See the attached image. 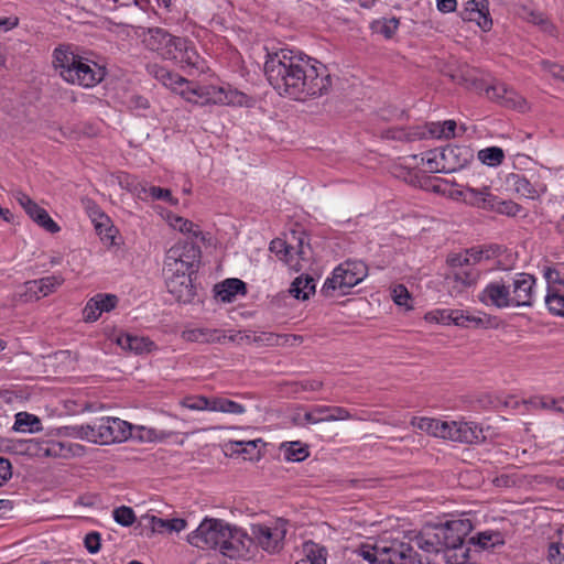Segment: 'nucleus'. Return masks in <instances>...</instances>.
I'll use <instances>...</instances> for the list:
<instances>
[{"instance_id": "nucleus-1", "label": "nucleus", "mask_w": 564, "mask_h": 564, "mask_svg": "<svg viewBox=\"0 0 564 564\" xmlns=\"http://www.w3.org/2000/svg\"><path fill=\"white\" fill-rule=\"evenodd\" d=\"M264 74L279 95L304 101L327 94L332 78L325 65L289 48L268 54Z\"/></svg>"}, {"instance_id": "nucleus-2", "label": "nucleus", "mask_w": 564, "mask_h": 564, "mask_svg": "<svg viewBox=\"0 0 564 564\" xmlns=\"http://www.w3.org/2000/svg\"><path fill=\"white\" fill-rule=\"evenodd\" d=\"M245 534L237 528L231 529L228 523L219 519H205L198 528L188 534L187 541L199 549H219L229 557L240 556V540Z\"/></svg>"}, {"instance_id": "nucleus-3", "label": "nucleus", "mask_w": 564, "mask_h": 564, "mask_svg": "<svg viewBox=\"0 0 564 564\" xmlns=\"http://www.w3.org/2000/svg\"><path fill=\"white\" fill-rule=\"evenodd\" d=\"M54 65L59 69L61 76L70 84L83 87H94L106 76V69L90 62L68 48L54 50Z\"/></svg>"}, {"instance_id": "nucleus-4", "label": "nucleus", "mask_w": 564, "mask_h": 564, "mask_svg": "<svg viewBox=\"0 0 564 564\" xmlns=\"http://www.w3.org/2000/svg\"><path fill=\"white\" fill-rule=\"evenodd\" d=\"M134 426L118 417H100L93 424L80 425L82 438L96 444L108 445L121 443L133 436Z\"/></svg>"}, {"instance_id": "nucleus-5", "label": "nucleus", "mask_w": 564, "mask_h": 564, "mask_svg": "<svg viewBox=\"0 0 564 564\" xmlns=\"http://www.w3.org/2000/svg\"><path fill=\"white\" fill-rule=\"evenodd\" d=\"M474 159L467 145H447L427 153L426 163L431 172L453 173L464 169Z\"/></svg>"}, {"instance_id": "nucleus-6", "label": "nucleus", "mask_w": 564, "mask_h": 564, "mask_svg": "<svg viewBox=\"0 0 564 564\" xmlns=\"http://www.w3.org/2000/svg\"><path fill=\"white\" fill-rule=\"evenodd\" d=\"M368 273V268L362 261L346 260L336 267L332 276L327 278L321 290L324 296H332L333 292L340 290L346 294L347 290L361 282Z\"/></svg>"}, {"instance_id": "nucleus-7", "label": "nucleus", "mask_w": 564, "mask_h": 564, "mask_svg": "<svg viewBox=\"0 0 564 564\" xmlns=\"http://www.w3.org/2000/svg\"><path fill=\"white\" fill-rule=\"evenodd\" d=\"M200 258L202 250L198 245L188 240H180L167 250L164 270L196 273L199 268Z\"/></svg>"}, {"instance_id": "nucleus-8", "label": "nucleus", "mask_w": 564, "mask_h": 564, "mask_svg": "<svg viewBox=\"0 0 564 564\" xmlns=\"http://www.w3.org/2000/svg\"><path fill=\"white\" fill-rule=\"evenodd\" d=\"M285 535L286 521L279 519L273 527L262 523L251 524L248 540L263 551L274 554L283 549Z\"/></svg>"}, {"instance_id": "nucleus-9", "label": "nucleus", "mask_w": 564, "mask_h": 564, "mask_svg": "<svg viewBox=\"0 0 564 564\" xmlns=\"http://www.w3.org/2000/svg\"><path fill=\"white\" fill-rule=\"evenodd\" d=\"M164 59L174 61L182 67L203 69V59L192 41L186 37L172 36L167 50L163 53Z\"/></svg>"}, {"instance_id": "nucleus-10", "label": "nucleus", "mask_w": 564, "mask_h": 564, "mask_svg": "<svg viewBox=\"0 0 564 564\" xmlns=\"http://www.w3.org/2000/svg\"><path fill=\"white\" fill-rule=\"evenodd\" d=\"M163 271L167 292L180 303H191L196 295V289L192 280L194 273L172 272L164 269Z\"/></svg>"}, {"instance_id": "nucleus-11", "label": "nucleus", "mask_w": 564, "mask_h": 564, "mask_svg": "<svg viewBox=\"0 0 564 564\" xmlns=\"http://www.w3.org/2000/svg\"><path fill=\"white\" fill-rule=\"evenodd\" d=\"M469 524L464 520H452L435 528L436 538L443 550H456L464 543Z\"/></svg>"}, {"instance_id": "nucleus-12", "label": "nucleus", "mask_w": 564, "mask_h": 564, "mask_svg": "<svg viewBox=\"0 0 564 564\" xmlns=\"http://www.w3.org/2000/svg\"><path fill=\"white\" fill-rule=\"evenodd\" d=\"M485 93L490 100L498 102L502 107L517 109L522 112L528 108L527 100L502 82L497 80L487 86Z\"/></svg>"}, {"instance_id": "nucleus-13", "label": "nucleus", "mask_w": 564, "mask_h": 564, "mask_svg": "<svg viewBox=\"0 0 564 564\" xmlns=\"http://www.w3.org/2000/svg\"><path fill=\"white\" fill-rule=\"evenodd\" d=\"M480 302L497 308L513 306L508 279L489 283L479 295Z\"/></svg>"}, {"instance_id": "nucleus-14", "label": "nucleus", "mask_w": 564, "mask_h": 564, "mask_svg": "<svg viewBox=\"0 0 564 564\" xmlns=\"http://www.w3.org/2000/svg\"><path fill=\"white\" fill-rule=\"evenodd\" d=\"M510 288L514 286V295L512 296L513 306L530 307L533 304V286L535 278L532 274L520 272L508 278Z\"/></svg>"}, {"instance_id": "nucleus-15", "label": "nucleus", "mask_w": 564, "mask_h": 564, "mask_svg": "<svg viewBox=\"0 0 564 564\" xmlns=\"http://www.w3.org/2000/svg\"><path fill=\"white\" fill-rule=\"evenodd\" d=\"M186 520L181 518L162 519L154 514L145 513L140 517L139 525L150 533L180 532L186 528Z\"/></svg>"}, {"instance_id": "nucleus-16", "label": "nucleus", "mask_w": 564, "mask_h": 564, "mask_svg": "<svg viewBox=\"0 0 564 564\" xmlns=\"http://www.w3.org/2000/svg\"><path fill=\"white\" fill-rule=\"evenodd\" d=\"M379 554L381 564H405L406 560L419 555L410 543L399 540H392L389 545H381Z\"/></svg>"}, {"instance_id": "nucleus-17", "label": "nucleus", "mask_w": 564, "mask_h": 564, "mask_svg": "<svg viewBox=\"0 0 564 564\" xmlns=\"http://www.w3.org/2000/svg\"><path fill=\"white\" fill-rule=\"evenodd\" d=\"M425 318L427 321H435L443 324L453 323L462 327H470L471 325L478 327L484 324L481 318L466 315L463 311L459 310H438L427 313Z\"/></svg>"}, {"instance_id": "nucleus-18", "label": "nucleus", "mask_w": 564, "mask_h": 564, "mask_svg": "<svg viewBox=\"0 0 564 564\" xmlns=\"http://www.w3.org/2000/svg\"><path fill=\"white\" fill-rule=\"evenodd\" d=\"M480 433L481 431L477 426H471L470 423L452 421L447 422L444 440L473 444L478 441Z\"/></svg>"}, {"instance_id": "nucleus-19", "label": "nucleus", "mask_w": 564, "mask_h": 564, "mask_svg": "<svg viewBox=\"0 0 564 564\" xmlns=\"http://www.w3.org/2000/svg\"><path fill=\"white\" fill-rule=\"evenodd\" d=\"M82 204L88 213L91 220L95 223L96 231H100L101 227H106V239H113L117 229L111 225L110 218L99 208V206L90 198H83Z\"/></svg>"}, {"instance_id": "nucleus-20", "label": "nucleus", "mask_w": 564, "mask_h": 564, "mask_svg": "<svg viewBox=\"0 0 564 564\" xmlns=\"http://www.w3.org/2000/svg\"><path fill=\"white\" fill-rule=\"evenodd\" d=\"M214 291L216 297L221 302L231 303L238 294L245 295L247 293V284L240 279L230 278L216 284Z\"/></svg>"}, {"instance_id": "nucleus-21", "label": "nucleus", "mask_w": 564, "mask_h": 564, "mask_svg": "<svg viewBox=\"0 0 564 564\" xmlns=\"http://www.w3.org/2000/svg\"><path fill=\"white\" fill-rule=\"evenodd\" d=\"M149 73L155 77L159 82H161L164 86L171 87L172 89H177L183 85L187 84V80L182 76L172 73L167 68L160 66L158 64H152L148 66Z\"/></svg>"}, {"instance_id": "nucleus-22", "label": "nucleus", "mask_w": 564, "mask_h": 564, "mask_svg": "<svg viewBox=\"0 0 564 564\" xmlns=\"http://www.w3.org/2000/svg\"><path fill=\"white\" fill-rule=\"evenodd\" d=\"M411 424L429 435L441 438H444L445 430L447 429V421L432 417H414Z\"/></svg>"}, {"instance_id": "nucleus-23", "label": "nucleus", "mask_w": 564, "mask_h": 564, "mask_svg": "<svg viewBox=\"0 0 564 564\" xmlns=\"http://www.w3.org/2000/svg\"><path fill=\"white\" fill-rule=\"evenodd\" d=\"M172 34L163 29H150L149 35L145 39V44L151 51L158 52L163 57V53L167 50L169 44L172 41Z\"/></svg>"}, {"instance_id": "nucleus-24", "label": "nucleus", "mask_w": 564, "mask_h": 564, "mask_svg": "<svg viewBox=\"0 0 564 564\" xmlns=\"http://www.w3.org/2000/svg\"><path fill=\"white\" fill-rule=\"evenodd\" d=\"M289 292L296 300H308L310 295L315 292V281L312 276L302 274L292 282Z\"/></svg>"}, {"instance_id": "nucleus-25", "label": "nucleus", "mask_w": 564, "mask_h": 564, "mask_svg": "<svg viewBox=\"0 0 564 564\" xmlns=\"http://www.w3.org/2000/svg\"><path fill=\"white\" fill-rule=\"evenodd\" d=\"M13 430L17 432H30L35 433L43 430L41 420L28 412H19L15 415V422L13 424Z\"/></svg>"}, {"instance_id": "nucleus-26", "label": "nucleus", "mask_w": 564, "mask_h": 564, "mask_svg": "<svg viewBox=\"0 0 564 564\" xmlns=\"http://www.w3.org/2000/svg\"><path fill=\"white\" fill-rule=\"evenodd\" d=\"M280 451L288 462H303L310 455L308 446L299 441L282 443Z\"/></svg>"}, {"instance_id": "nucleus-27", "label": "nucleus", "mask_w": 564, "mask_h": 564, "mask_svg": "<svg viewBox=\"0 0 564 564\" xmlns=\"http://www.w3.org/2000/svg\"><path fill=\"white\" fill-rule=\"evenodd\" d=\"M37 280L28 281L23 286L13 293L12 300L15 303H28L41 297Z\"/></svg>"}, {"instance_id": "nucleus-28", "label": "nucleus", "mask_w": 564, "mask_h": 564, "mask_svg": "<svg viewBox=\"0 0 564 564\" xmlns=\"http://www.w3.org/2000/svg\"><path fill=\"white\" fill-rule=\"evenodd\" d=\"M303 552L311 564H326L327 549L313 541L303 543Z\"/></svg>"}, {"instance_id": "nucleus-29", "label": "nucleus", "mask_w": 564, "mask_h": 564, "mask_svg": "<svg viewBox=\"0 0 564 564\" xmlns=\"http://www.w3.org/2000/svg\"><path fill=\"white\" fill-rule=\"evenodd\" d=\"M545 305L550 314L564 317V295L554 288H547Z\"/></svg>"}, {"instance_id": "nucleus-30", "label": "nucleus", "mask_w": 564, "mask_h": 564, "mask_svg": "<svg viewBox=\"0 0 564 564\" xmlns=\"http://www.w3.org/2000/svg\"><path fill=\"white\" fill-rule=\"evenodd\" d=\"M117 343L123 349H128L130 351H134L135 354H141L147 349L149 344H152L148 339L143 337L133 336L130 334H122L118 337Z\"/></svg>"}, {"instance_id": "nucleus-31", "label": "nucleus", "mask_w": 564, "mask_h": 564, "mask_svg": "<svg viewBox=\"0 0 564 564\" xmlns=\"http://www.w3.org/2000/svg\"><path fill=\"white\" fill-rule=\"evenodd\" d=\"M487 203H491L489 210L499 213L507 216H516L521 210V206L512 200H502L498 196L494 195L492 198H488Z\"/></svg>"}, {"instance_id": "nucleus-32", "label": "nucleus", "mask_w": 564, "mask_h": 564, "mask_svg": "<svg viewBox=\"0 0 564 564\" xmlns=\"http://www.w3.org/2000/svg\"><path fill=\"white\" fill-rule=\"evenodd\" d=\"M400 21L397 18L376 20L370 28L373 33L381 34L386 39H391L399 28Z\"/></svg>"}, {"instance_id": "nucleus-33", "label": "nucleus", "mask_w": 564, "mask_h": 564, "mask_svg": "<svg viewBox=\"0 0 564 564\" xmlns=\"http://www.w3.org/2000/svg\"><path fill=\"white\" fill-rule=\"evenodd\" d=\"M508 181L511 182V184L514 187V191L518 194H520L527 198H534L538 196L536 189L530 183V181L528 178H525L524 176H522L520 174H510Z\"/></svg>"}, {"instance_id": "nucleus-34", "label": "nucleus", "mask_w": 564, "mask_h": 564, "mask_svg": "<svg viewBox=\"0 0 564 564\" xmlns=\"http://www.w3.org/2000/svg\"><path fill=\"white\" fill-rule=\"evenodd\" d=\"M183 338L187 341L213 343L219 340L217 330L207 328H195L183 332Z\"/></svg>"}, {"instance_id": "nucleus-35", "label": "nucleus", "mask_w": 564, "mask_h": 564, "mask_svg": "<svg viewBox=\"0 0 564 564\" xmlns=\"http://www.w3.org/2000/svg\"><path fill=\"white\" fill-rule=\"evenodd\" d=\"M210 411L230 413V414H242L246 410L240 403L226 398H214L212 399Z\"/></svg>"}, {"instance_id": "nucleus-36", "label": "nucleus", "mask_w": 564, "mask_h": 564, "mask_svg": "<svg viewBox=\"0 0 564 564\" xmlns=\"http://www.w3.org/2000/svg\"><path fill=\"white\" fill-rule=\"evenodd\" d=\"M457 123L455 120H445L444 122H432L429 132L433 138L451 139L455 137Z\"/></svg>"}, {"instance_id": "nucleus-37", "label": "nucleus", "mask_w": 564, "mask_h": 564, "mask_svg": "<svg viewBox=\"0 0 564 564\" xmlns=\"http://www.w3.org/2000/svg\"><path fill=\"white\" fill-rule=\"evenodd\" d=\"M460 17L464 21H476L478 26L485 32L490 31L492 28V20L490 15H484L482 11L464 9L460 12Z\"/></svg>"}, {"instance_id": "nucleus-38", "label": "nucleus", "mask_w": 564, "mask_h": 564, "mask_svg": "<svg viewBox=\"0 0 564 564\" xmlns=\"http://www.w3.org/2000/svg\"><path fill=\"white\" fill-rule=\"evenodd\" d=\"M503 159V150L498 147H489L478 152V160L488 166H497L502 163Z\"/></svg>"}, {"instance_id": "nucleus-39", "label": "nucleus", "mask_w": 564, "mask_h": 564, "mask_svg": "<svg viewBox=\"0 0 564 564\" xmlns=\"http://www.w3.org/2000/svg\"><path fill=\"white\" fill-rule=\"evenodd\" d=\"M466 199L469 200L471 205L477 206L478 208L489 210V206L491 203H487L488 198H492L494 194H491L488 188H484V191H478L471 187L466 188Z\"/></svg>"}, {"instance_id": "nucleus-40", "label": "nucleus", "mask_w": 564, "mask_h": 564, "mask_svg": "<svg viewBox=\"0 0 564 564\" xmlns=\"http://www.w3.org/2000/svg\"><path fill=\"white\" fill-rule=\"evenodd\" d=\"M134 430L138 432V435H135V437H138L140 441H163L172 435V432L154 427L134 426L133 431Z\"/></svg>"}, {"instance_id": "nucleus-41", "label": "nucleus", "mask_w": 564, "mask_h": 564, "mask_svg": "<svg viewBox=\"0 0 564 564\" xmlns=\"http://www.w3.org/2000/svg\"><path fill=\"white\" fill-rule=\"evenodd\" d=\"M316 412L328 413L325 416L326 422L349 420L352 417L350 412L343 406L316 405Z\"/></svg>"}, {"instance_id": "nucleus-42", "label": "nucleus", "mask_w": 564, "mask_h": 564, "mask_svg": "<svg viewBox=\"0 0 564 564\" xmlns=\"http://www.w3.org/2000/svg\"><path fill=\"white\" fill-rule=\"evenodd\" d=\"M381 545L361 544L356 553L370 564H381Z\"/></svg>"}, {"instance_id": "nucleus-43", "label": "nucleus", "mask_w": 564, "mask_h": 564, "mask_svg": "<svg viewBox=\"0 0 564 564\" xmlns=\"http://www.w3.org/2000/svg\"><path fill=\"white\" fill-rule=\"evenodd\" d=\"M181 405L194 411L210 410L212 399L204 395L186 397L181 401Z\"/></svg>"}, {"instance_id": "nucleus-44", "label": "nucleus", "mask_w": 564, "mask_h": 564, "mask_svg": "<svg viewBox=\"0 0 564 564\" xmlns=\"http://www.w3.org/2000/svg\"><path fill=\"white\" fill-rule=\"evenodd\" d=\"M477 544L482 549L494 547L498 544H503V539L500 532L486 531L477 534Z\"/></svg>"}, {"instance_id": "nucleus-45", "label": "nucleus", "mask_w": 564, "mask_h": 564, "mask_svg": "<svg viewBox=\"0 0 564 564\" xmlns=\"http://www.w3.org/2000/svg\"><path fill=\"white\" fill-rule=\"evenodd\" d=\"M452 276L455 282L460 283L463 286H470L476 283L478 272L475 269H462L453 271Z\"/></svg>"}, {"instance_id": "nucleus-46", "label": "nucleus", "mask_w": 564, "mask_h": 564, "mask_svg": "<svg viewBox=\"0 0 564 564\" xmlns=\"http://www.w3.org/2000/svg\"><path fill=\"white\" fill-rule=\"evenodd\" d=\"M417 546L429 553H438L443 551L441 542L436 538V531L433 533L431 538H424L423 535H417L415 538Z\"/></svg>"}, {"instance_id": "nucleus-47", "label": "nucleus", "mask_w": 564, "mask_h": 564, "mask_svg": "<svg viewBox=\"0 0 564 564\" xmlns=\"http://www.w3.org/2000/svg\"><path fill=\"white\" fill-rule=\"evenodd\" d=\"M326 412H316V406H314L311 411L306 412L303 416L300 414L293 417V423L295 425H304V424H317L321 422H326L325 416Z\"/></svg>"}, {"instance_id": "nucleus-48", "label": "nucleus", "mask_w": 564, "mask_h": 564, "mask_svg": "<svg viewBox=\"0 0 564 564\" xmlns=\"http://www.w3.org/2000/svg\"><path fill=\"white\" fill-rule=\"evenodd\" d=\"M113 519L123 527H130L135 521V514L132 508L121 506L113 510Z\"/></svg>"}, {"instance_id": "nucleus-49", "label": "nucleus", "mask_w": 564, "mask_h": 564, "mask_svg": "<svg viewBox=\"0 0 564 564\" xmlns=\"http://www.w3.org/2000/svg\"><path fill=\"white\" fill-rule=\"evenodd\" d=\"M33 221L51 234H56L61 230L59 226L51 218L44 208L36 214Z\"/></svg>"}, {"instance_id": "nucleus-50", "label": "nucleus", "mask_w": 564, "mask_h": 564, "mask_svg": "<svg viewBox=\"0 0 564 564\" xmlns=\"http://www.w3.org/2000/svg\"><path fill=\"white\" fill-rule=\"evenodd\" d=\"M269 249L271 252L275 253L280 260L289 262L288 256L294 247L280 238H275L270 242Z\"/></svg>"}, {"instance_id": "nucleus-51", "label": "nucleus", "mask_w": 564, "mask_h": 564, "mask_svg": "<svg viewBox=\"0 0 564 564\" xmlns=\"http://www.w3.org/2000/svg\"><path fill=\"white\" fill-rule=\"evenodd\" d=\"M394 303L399 306H405L406 310L412 308L409 301L412 300L410 292L403 284H398L392 289L391 292Z\"/></svg>"}, {"instance_id": "nucleus-52", "label": "nucleus", "mask_w": 564, "mask_h": 564, "mask_svg": "<svg viewBox=\"0 0 564 564\" xmlns=\"http://www.w3.org/2000/svg\"><path fill=\"white\" fill-rule=\"evenodd\" d=\"M39 282V290L42 296H46L50 293L54 292L57 286H59L63 282V279L59 276L51 275L46 278H42L37 280Z\"/></svg>"}, {"instance_id": "nucleus-53", "label": "nucleus", "mask_w": 564, "mask_h": 564, "mask_svg": "<svg viewBox=\"0 0 564 564\" xmlns=\"http://www.w3.org/2000/svg\"><path fill=\"white\" fill-rule=\"evenodd\" d=\"M172 226L177 228L181 232L192 234L194 237H199L202 235V231L198 229L197 225L183 217H175Z\"/></svg>"}, {"instance_id": "nucleus-54", "label": "nucleus", "mask_w": 564, "mask_h": 564, "mask_svg": "<svg viewBox=\"0 0 564 564\" xmlns=\"http://www.w3.org/2000/svg\"><path fill=\"white\" fill-rule=\"evenodd\" d=\"M292 388V392L297 393L300 391H318L323 388V382L316 379L295 381L289 383Z\"/></svg>"}, {"instance_id": "nucleus-55", "label": "nucleus", "mask_w": 564, "mask_h": 564, "mask_svg": "<svg viewBox=\"0 0 564 564\" xmlns=\"http://www.w3.org/2000/svg\"><path fill=\"white\" fill-rule=\"evenodd\" d=\"M547 561L550 564H562L564 562V544L561 542H551L547 550Z\"/></svg>"}, {"instance_id": "nucleus-56", "label": "nucleus", "mask_w": 564, "mask_h": 564, "mask_svg": "<svg viewBox=\"0 0 564 564\" xmlns=\"http://www.w3.org/2000/svg\"><path fill=\"white\" fill-rule=\"evenodd\" d=\"M387 137L392 139H405L406 141L421 140L425 138V131L421 128L413 129L412 131L405 133L403 131L393 132L391 130L387 131Z\"/></svg>"}, {"instance_id": "nucleus-57", "label": "nucleus", "mask_w": 564, "mask_h": 564, "mask_svg": "<svg viewBox=\"0 0 564 564\" xmlns=\"http://www.w3.org/2000/svg\"><path fill=\"white\" fill-rule=\"evenodd\" d=\"M94 300L98 302L100 312H110L117 306L118 297L113 294H97Z\"/></svg>"}, {"instance_id": "nucleus-58", "label": "nucleus", "mask_w": 564, "mask_h": 564, "mask_svg": "<svg viewBox=\"0 0 564 564\" xmlns=\"http://www.w3.org/2000/svg\"><path fill=\"white\" fill-rule=\"evenodd\" d=\"M102 312H100V307L98 306V302L91 297L86 306L83 310L85 322H95L99 318Z\"/></svg>"}, {"instance_id": "nucleus-59", "label": "nucleus", "mask_w": 564, "mask_h": 564, "mask_svg": "<svg viewBox=\"0 0 564 564\" xmlns=\"http://www.w3.org/2000/svg\"><path fill=\"white\" fill-rule=\"evenodd\" d=\"M100 534L98 532H89L84 539L85 547L90 554H96L100 550Z\"/></svg>"}, {"instance_id": "nucleus-60", "label": "nucleus", "mask_w": 564, "mask_h": 564, "mask_svg": "<svg viewBox=\"0 0 564 564\" xmlns=\"http://www.w3.org/2000/svg\"><path fill=\"white\" fill-rule=\"evenodd\" d=\"M149 193L152 196V198H154V199H162V200L169 202L172 205L177 204V200L173 199L172 193L167 188H162L159 186H151L149 189Z\"/></svg>"}, {"instance_id": "nucleus-61", "label": "nucleus", "mask_w": 564, "mask_h": 564, "mask_svg": "<svg viewBox=\"0 0 564 564\" xmlns=\"http://www.w3.org/2000/svg\"><path fill=\"white\" fill-rule=\"evenodd\" d=\"M543 276L547 282V288H552V284L564 285V280L561 278L560 271L555 268L545 267L543 269Z\"/></svg>"}, {"instance_id": "nucleus-62", "label": "nucleus", "mask_w": 564, "mask_h": 564, "mask_svg": "<svg viewBox=\"0 0 564 564\" xmlns=\"http://www.w3.org/2000/svg\"><path fill=\"white\" fill-rule=\"evenodd\" d=\"M541 406L546 410H552L557 413H564V398L552 399L544 398L541 400Z\"/></svg>"}, {"instance_id": "nucleus-63", "label": "nucleus", "mask_w": 564, "mask_h": 564, "mask_svg": "<svg viewBox=\"0 0 564 564\" xmlns=\"http://www.w3.org/2000/svg\"><path fill=\"white\" fill-rule=\"evenodd\" d=\"M447 263L453 268V271H456L468 267L469 259L460 253H454L448 256Z\"/></svg>"}, {"instance_id": "nucleus-64", "label": "nucleus", "mask_w": 564, "mask_h": 564, "mask_svg": "<svg viewBox=\"0 0 564 564\" xmlns=\"http://www.w3.org/2000/svg\"><path fill=\"white\" fill-rule=\"evenodd\" d=\"M231 449L235 453H246L249 454L251 451L257 448V441H232L230 442Z\"/></svg>"}]
</instances>
